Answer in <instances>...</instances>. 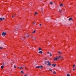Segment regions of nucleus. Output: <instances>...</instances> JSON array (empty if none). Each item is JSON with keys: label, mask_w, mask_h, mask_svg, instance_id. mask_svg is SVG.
<instances>
[{"label": "nucleus", "mask_w": 76, "mask_h": 76, "mask_svg": "<svg viewBox=\"0 0 76 76\" xmlns=\"http://www.w3.org/2000/svg\"><path fill=\"white\" fill-rule=\"evenodd\" d=\"M6 56H7V54H6Z\"/></svg>", "instance_id": "de8ad7c7"}, {"label": "nucleus", "mask_w": 76, "mask_h": 76, "mask_svg": "<svg viewBox=\"0 0 76 76\" xmlns=\"http://www.w3.org/2000/svg\"><path fill=\"white\" fill-rule=\"evenodd\" d=\"M61 11V12H62V11H63V10H62Z\"/></svg>", "instance_id": "37998d69"}, {"label": "nucleus", "mask_w": 76, "mask_h": 76, "mask_svg": "<svg viewBox=\"0 0 76 76\" xmlns=\"http://www.w3.org/2000/svg\"><path fill=\"white\" fill-rule=\"evenodd\" d=\"M50 56H52V54H51L50 53Z\"/></svg>", "instance_id": "2f4dec72"}, {"label": "nucleus", "mask_w": 76, "mask_h": 76, "mask_svg": "<svg viewBox=\"0 0 76 76\" xmlns=\"http://www.w3.org/2000/svg\"><path fill=\"white\" fill-rule=\"evenodd\" d=\"M21 73H23V71H21Z\"/></svg>", "instance_id": "393cba45"}, {"label": "nucleus", "mask_w": 76, "mask_h": 76, "mask_svg": "<svg viewBox=\"0 0 76 76\" xmlns=\"http://www.w3.org/2000/svg\"><path fill=\"white\" fill-rule=\"evenodd\" d=\"M76 70V69H73V70Z\"/></svg>", "instance_id": "72a5a7b5"}, {"label": "nucleus", "mask_w": 76, "mask_h": 76, "mask_svg": "<svg viewBox=\"0 0 76 76\" xmlns=\"http://www.w3.org/2000/svg\"><path fill=\"white\" fill-rule=\"evenodd\" d=\"M15 15L14 16V15H13L12 16V18H14V17H15Z\"/></svg>", "instance_id": "bb28decb"}, {"label": "nucleus", "mask_w": 76, "mask_h": 76, "mask_svg": "<svg viewBox=\"0 0 76 76\" xmlns=\"http://www.w3.org/2000/svg\"><path fill=\"white\" fill-rule=\"evenodd\" d=\"M33 34H35V30H34V31L33 32Z\"/></svg>", "instance_id": "412c9836"}, {"label": "nucleus", "mask_w": 76, "mask_h": 76, "mask_svg": "<svg viewBox=\"0 0 76 76\" xmlns=\"http://www.w3.org/2000/svg\"><path fill=\"white\" fill-rule=\"evenodd\" d=\"M26 37H28V36H26Z\"/></svg>", "instance_id": "a19ab883"}, {"label": "nucleus", "mask_w": 76, "mask_h": 76, "mask_svg": "<svg viewBox=\"0 0 76 76\" xmlns=\"http://www.w3.org/2000/svg\"><path fill=\"white\" fill-rule=\"evenodd\" d=\"M52 66H53L54 67H55L56 66V64H52Z\"/></svg>", "instance_id": "9d476101"}, {"label": "nucleus", "mask_w": 76, "mask_h": 76, "mask_svg": "<svg viewBox=\"0 0 76 76\" xmlns=\"http://www.w3.org/2000/svg\"><path fill=\"white\" fill-rule=\"evenodd\" d=\"M18 69H20V67H18Z\"/></svg>", "instance_id": "c03bdc74"}, {"label": "nucleus", "mask_w": 76, "mask_h": 76, "mask_svg": "<svg viewBox=\"0 0 76 76\" xmlns=\"http://www.w3.org/2000/svg\"><path fill=\"white\" fill-rule=\"evenodd\" d=\"M22 69V70H23V69L22 68H21Z\"/></svg>", "instance_id": "ea45409f"}, {"label": "nucleus", "mask_w": 76, "mask_h": 76, "mask_svg": "<svg viewBox=\"0 0 76 76\" xmlns=\"http://www.w3.org/2000/svg\"><path fill=\"white\" fill-rule=\"evenodd\" d=\"M2 35L3 36V35H4V36H5V35H6V33H5L4 32H3L2 33Z\"/></svg>", "instance_id": "20e7f679"}, {"label": "nucleus", "mask_w": 76, "mask_h": 76, "mask_svg": "<svg viewBox=\"0 0 76 76\" xmlns=\"http://www.w3.org/2000/svg\"><path fill=\"white\" fill-rule=\"evenodd\" d=\"M53 74H54V75H55L56 73V72H55V71H54L53 72Z\"/></svg>", "instance_id": "a211bd4d"}, {"label": "nucleus", "mask_w": 76, "mask_h": 76, "mask_svg": "<svg viewBox=\"0 0 76 76\" xmlns=\"http://www.w3.org/2000/svg\"><path fill=\"white\" fill-rule=\"evenodd\" d=\"M35 15H36V14H34V16H35Z\"/></svg>", "instance_id": "a18cd8bd"}, {"label": "nucleus", "mask_w": 76, "mask_h": 76, "mask_svg": "<svg viewBox=\"0 0 76 76\" xmlns=\"http://www.w3.org/2000/svg\"><path fill=\"white\" fill-rule=\"evenodd\" d=\"M44 59H45V60H47V58H44Z\"/></svg>", "instance_id": "f704fd0d"}, {"label": "nucleus", "mask_w": 76, "mask_h": 76, "mask_svg": "<svg viewBox=\"0 0 76 76\" xmlns=\"http://www.w3.org/2000/svg\"><path fill=\"white\" fill-rule=\"evenodd\" d=\"M58 53H59V54L60 55V54H61V52H60V51H58Z\"/></svg>", "instance_id": "2eb2a0df"}, {"label": "nucleus", "mask_w": 76, "mask_h": 76, "mask_svg": "<svg viewBox=\"0 0 76 76\" xmlns=\"http://www.w3.org/2000/svg\"><path fill=\"white\" fill-rule=\"evenodd\" d=\"M44 63L45 64H47L48 66V65H49V66H50L51 65V63H50V61H45L44 62Z\"/></svg>", "instance_id": "f257e3e1"}, {"label": "nucleus", "mask_w": 76, "mask_h": 76, "mask_svg": "<svg viewBox=\"0 0 76 76\" xmlns=\"http://www.w3.org/2000/svg\"><path fill=\"white\" fill-rule=\"evenodd\" d=\"M24 76H28V75L26 74V75H25Z\"/></svg>", "instance_id": "473e14b6"}, {"label": "nucleus", "mask_w": 76, "mask_h": 76, "mask_svg": "<svg viewBox=\"0 0 76 76\" xmlns=\"http://www.w3.org/2000/svg\"><path fill=\"white\" fill-rule=\"evenodd\" d=\"M61 60H62V59H62V58H61Z\"/></svg>", "instance_id": "09e8293b"}, {"label": "nucleus", "mask_w": 76, "mask_h": 76, "mask_svg": "<svg viewBox=\"0 0 76 76\" xmlns=\"http://www.w3.org/2000/svg\"><path fill=\"white\" fill-rule=\"evenodd\" d=\"M5 19V18H0V20H1V21H2L3 20H3H4Z\"/></svg>", "instance_id": "6e6552de"}, {"label": "nucleus", "mask_w": 76, "mask_h": 76, "mask_svg": "<svg viewBox=\"0 0 76 76\" xmlns=\"http://www.w3.org/2000/svg\"><path fill=\"white\" fill-rule=\"evenodd\" d=\"M57 58H58V59H61V57H60V56H59L57 57Z\"/></svg>", "instance_id": "0eeeda50"}, {"label": "nucleus", "mask_w": 76, "mask_h": 76, "mask_svg": "<svg viewBox=\"0 0 76 76\" xmlns=\"http://www.w3.org/2000/svg\"><path fill=\"white\" fill-rule=\"evenodd\" d=\"M33 25H35V24H33Z\"/></svg>", "instance_id": "79ce46f5"}, {"label": "nucleus", "mask_w": 76, "mask_h": 76, "mask_svg": "<svg viewBox=\"0 0 76 76\" xmlns=\"http://www.w3.org/2000/svg\"><path fill=\"white\" fill-rule=\"evenodd\" d=\"M36 68H40V69H42V68L43 67V66H36Z\"/></svg>", "instance_id": "7ed1b4c3"}, {"label": "nucleus", "mask_w": 76, "mask_h": 76, "mask_svg": "<svg viewBox=\"0 0 76 76\" xmlns=\"http://www.w3.org/2000/svg\"><path fill=\"white\" fill-rule=\"evenodd\" d=\"M16 14H15V15H16Z\"/></svg>", "instance_id": "49530a36"}, {"label": "nucleus", "mask_w": 76, "mask_h": 76, "mask_svg": "<svg viewBox=\"0 0 76 76\" xmlns=\"http://www.w3.org/2000/svg\"><path fill=\"white\" fill-rule=\"evenodd\" d=\"M35 14H36V15H38V13H37V12H35Z\"/></svg>", "instance_id": "c85d7f7f"}, {"label": "nucleus", "mask_w": 76, "mask_h": 76, "mask_svg": "<svg viewBox=\"0 0 76 76\" xmlns=\"http://www.w3.org/2000/svg\"><path fill=\"white\" fill-rule=\"evenodd\" d=\"M49 70L50 71V72H52V69H51V68H50L49 69Z\"/></svg>", "instance_id": "6ab92c4d"}, {"label": "nucleus", "mask_w": 76, "mask_h": 76, "mask_svg": "<svg viewBox=\"0 0 76 76\" xmlns=\"http://www.w3.org/2000/svg\"><path fill=\"white\" fill-rule=\"evenodd\" d=\"M42 50V49L41 48H39V51H40V50Z\"/></svg>", "instance_id": "4468645a"}, {"label": "nucleus", "mask_w": 76, "mask_h": 76, "mask_svg": "<svg viewBox=\"0 0 76 76\" xmlns=\"http://www.w3.org/2000/svg\"><path fill=\"white\" fill-rule=\"evenodd\" d=\"M3 68H4V66H1V69H3Z\"/></svg>", "instance_id": "f3484780"}, {"label": "nucleus", "mask_w": 76, "mask_h": 76, "mask_svg": "<svg viewBox=\"0 0 76 76\" xmlns=\"http://www.w3.org/2000/svg\"><path fill=\"white\" fill-rule=\"evenodd\" d=\"M47 53H48V54H50V52H47Z\"/></svg>", "instance_id": "58836bf2"}, {"label": "nucleus", "mask_w": 76, "mask_h": 76, "mask_svg": "<svg viewBox=\"0 0 76 76\" xmlns=\"http://www.w3.org/2000/svg\"><path fill=\"white\" fill-rule=\"evenodd\" d=\"M39 53H41V54H42V51H41L38 52Z\"/></svg>", "instance_id": "f8f14e48"}, {"label": "nucleus", "mask_w": 76, "mask_h": 76, "mask_svg": "<svg viewBox=\"0 0 76 76\" xmlns=\"http://www.w3.org/2000/svg\"><path fill=\"white\" fill-rule=\"evenodd\" d=\"M50 4H53V2H50Z\"/></svg>", "instance_id": "4be33fe9"}, {"label": "nucleus", "mask_w": 76, "mask_h": 76, "mask_svg": "<svg viewBox=\"0 0 76 76\" xmlns=\"http://www.w3.org/2000/svg\"><path fill=\"white\" fill-rule=\"evenodd\" d=\"M67 76H70V75L69 74H68L67 75Z\"/></svg>", "instance_id": "5701e85b"}, {"label": "nucleus", "mask_w": 76, "mask_h": 76, "mask_svg": "<svg viewBox=\"0 0 76 76\" xmlns=\"http://www.w3.org/2000/svg\"><path fill=\"white\" fill-rule=\"evenodd\" d=\"M33 23H34V24H35V23H34V22H33Z\"/></svg>", "instance_id": "4c0bfd02"}, {"label": "nucleus", "mask_w": 76, "mask_h": 76, "mask_svg": "<svg viewBox=\"0 0 76 76\" xmlns=\"http://www.w3.org/2000/svg\"><path fill=\"white\" fill-rule=\"evenodd\" d=\"M41 10L42 11V12H43V9H42V8H41Z\"/></svg>", "instance_id": "7c9ffc66"}, {"label": "nucleus", "mask_w": 76, "mask_h": 76, "mask_svg": "<svg viewBox=\"0 0 76 76\" xmlns=\"http://www.w3.org/2000/svg\"><path fill=\"white\" fill-rule=\"evenodd\" d=\"M18 28L17 29H19V27H20V26H18Z\"/></svg>", "instance_id": "c756f323"}, {"label": "nucleus", "mask_w": 76, "mask_h": 76, "mask_svg": "<svg viewBox=\"0 0 76 76\" xmlns=\"http://www.w3.org/2000/svg\"><path fill=\"white\" fill-rule=\"evenodd\" d=\"M20 39L22 40H24L25 39V37H23V36L20 37Z\"/></svg>", "instance_id": "f03ea898"}, {"label": "nucleus", "mask_w": 76, "mask_h": 76, "mask_svg": "<svg viewBox=\"0 0 76 76\" xmlns=\"http://www.w3.org/2000/svg\"><path fill=\"white\" fill-rule=\"evenodd\" d=\"M57 59H58L57 58H56L53 59V60H54V61H57Z\"/></svg>", "instance_id": "9b49d317"}, {"label": "nucleus", "mask_w": 76, "mask_h": 76, "mask_svg": "<svg viewBox=\"0 0 76 76\" xmlns=\"http://www.w3.org/2000/svg\"><path fill=\"white\" fill-rule=\"evenodd\" d=\"M39 26H41V24H39Z\"/></svg>", "instance_id": "c9c22d12"}, {"label": "nucleus", "mask_w": 76, "mask_h": 76, "mask_svg": "<svg viewBox=\"0 0 76 76\" xmlns=\"http://www.w3.org/2000/svg\"><path fill=\"white\" fill-rule=\"evenodd\" d=\"M20 69H22V66H20Z\"/></svg>", "instance_id": "e433bc0d"}, {"label": "nucleus", "mask_w": 76, "mask_h": 76, "mask_svg": "<svg viewBox=\"0 0 76 76\" xmlns=\"http://www.w3.org/2000/svg\"><path fill=\"white\" fill-rule=\"evenodd\" d=\"M73 68H76V66H75V65H74L73 66Z\"/></svg>", "instance_id": "dca6fc26"}, {"label": "nucleus", "mask_w": 76, "mask_h": 76, "mask_svg": "<svg viewBox=\"0 0 76 76\" xmlns=\"http://www.w3.org/2000/svg\"><path fill=\"white\" fill-rule=\"evenodd\" d=\"M2 64H3L4 66H6V63L5 62H4Z\"/></svg>", "instance_id": "423d86ee"}, {"label": "nucleus", "mask_w": 76, "mask_h": 76, "mask_svg": "<svg viewBox=\"0 0 76 76\" xmlns=\"http://www.w3.org/2000/svg\"><path fill=\"white\" fill-rule=\"evenodd\" d=\"M14 68H16V66H15V65H14Z\"/></svg>", "instance_id": "a878e982"}, {"label": "nucleus", "mask_w": 76, "mask_h": 76, "mask_svg": "<svg viewBox=\"0 0 76 76\" xmlns=\"http://www.w3.org/2000/svg\"><path fill=\"white\" fill-rule=\"evenodd\" d=\"M73 19V18H70L69 19V21H70V20H72Z\"/></svg>", "instance_id": "1a4fd4ad"}, {"label": "nucleus", "mask_w": 76, "mask_h": 76, "mask_svg": "<svg viewBox=\"0 0 76 76\" xmlns=\"http://www.w3.org/2000/svg\"><path fill=\"white\" fill-rule=\"evenodd\" d=\"M14 32H15V33H18V31H17L16 30H15Z\"/></svg>", "instance_id": "ddd939ff"}, {"label": "nucleus", "mask_w": 76, "mask_h": 76, "mask_svg": "<svg viewBox=\"0 0 76 76\" xmlns=\"http://www.w3.org/2000/svg\"><path fill=\"white\" fill-rule=\"evenodd\" d=\"M60 6L62 7H63V5L62 4H60Z\"/></svg>", "instance_id": "aec40b11"}, {"label": "nucleus", "mask_w": 76, "mask_h": 76, "mask_svg": "<svg viewBox=\"0 0 76 76\" xmlns=\"http://www.w3.org/2000/svg\"><path fill=\"white\" fill-rule=\"evenodd\" d=\"M59 12L60 13H61V11H60V10H59Z\"/></svg>", "instance_id": "cd10ccee"}, {"label": "nucleus", "mask_w": 76, "mask_h": 76, "mask_svg": "<svg viewBox=\"0 0 76 76\" xmlns=\"http://www.w3.org/2000/svg\"><path fill=\"white\" fill-rule=\"evenodd\" d=\"M0 49H1V50H2V49H3V47H0Z\"/></svg>", "instance_id": "b1692460"}, {"label": "nucleus", "mask_w": 76, "mask_h": 76, "mask_svg": "<svg viewBox=\"0 0 76 76\" xmlns=\"http://www.w3.org/2000/svg\"><path fill=\"white\" fill-rule=\"evenodd\" d=\"M32 38H33V39L34 41H35V40L36 39V38H35V36H33L32 37Z\"/></svg>", "instance_id": "39448f33"}]
</instances>
